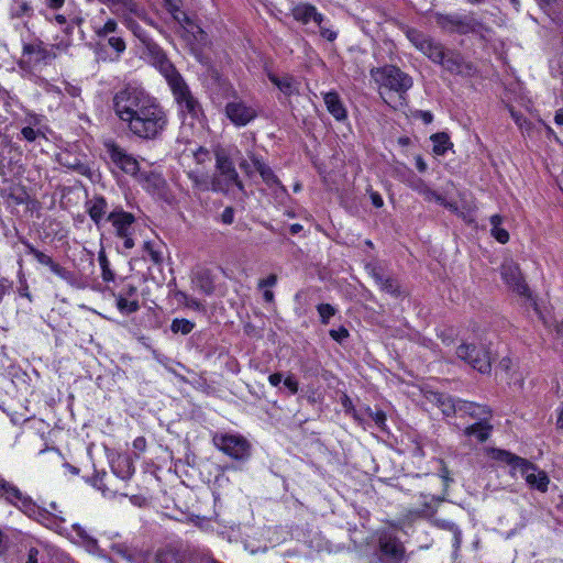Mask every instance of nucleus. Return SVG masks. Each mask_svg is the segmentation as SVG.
<instances>
[{
    "mask_svg": "<svg viewBox=\"0 0 563 563\" xmlns=\"http://www.w3.org/2000/svg\"><path fill=\"white\" fill-rule=\"evenodd\" d=\"M112 102L113 111L126 131L140 140H157L167 128L166 111L142 88L128 85L115 92Z\"/></svg>",
    "mask_w": 563,
    "mask_h": 563,
    "instance_id": "nucleus-1",
    "label": "nucleus"
},
{
    "mask_svg": "<svg viewBox=\"0 0 563 563\" xmlns=\"http://www.w3.org/2000/svg\"><path fill=\"white\" fill-rule=\"evenodd\" d=\"M406 36L418 51L433 63L441 65L449 73L466 76L474 74L475 67L472 63L465 62L461 53L445 49L442 43L423 32L408 27Z\"/></svg>",
    "mask_w": 563,
    "mask_h": 563,
    "instance_id": "nucleus-2",
    "label": "nucleus"
},
{
    "mask_svg": "<svg viewBox=\"0 0 563 563\" xmlns=\"http://www.w3.org/2000/svg\"><path fill=\"white\" fill-rule=\"evenodd\" d=\"M216 169L217 174L211 179V190L228 192L232 186H236L239 190L244 191V185L224 150L216 151Z\"/></svg>",
    "mask_w": 563,
    "mask_h": 563,
    "instance_id": "nucleus-3",
    "label": "nucleus"
},
{
    "mask_svg": "<svg viewBox=\"0 0 563 563\" xmlns=\"http://www.w3.org/2000/svg\"><path fill=\"white\" fill-rule=\"evenodd\" d=\"M371 76L380 89L394 91L399 97H402L412 87V78L394 65L373 68Z\"/></svg>",
    "mask_w": 563,
    "mask_h": 563,
    "instance_id": "nucleus-4",
    "label": "nucleus"
},
{
    "mask_svg": "<svg viewBox=\"0 0 563 563\" xmlns=\"http://www.w3.org/2000/svg\"><path fill=\"white\" fill-rule=\"evenodd\" d=\"M435 24L446 33H457L460 35H466L470 33H479L484 30V25L481 21L474 18L473 14H434Z\"/></svg>",
    "mask_w": 563,
    "mask_h": 563,
    "instance_id": "nucleus-5",
    "label": "nucleus"
},
{
    "mask_svg": "<svg viewBox=\"0 0 563 563\" xmlns=\"http://www.w3.org/2000/svg\"><path fill=\"white\" fill-rule=\"evenodd\" d=\"M178 109L184 117L198 119L202 114V107L198 99L192 95L188 85L181 76L176 79H169L168 82Z\"/></svg>",
    "mask_w": 563,
    "mask_h": 563,
    "instance_id": "nucleus-6",
    "label": "nucleus"
},
{
    "mask_svg": "<svg viewBox=\"0 0 563 563\" xmlns=\"http://www.w3.org/2000/svg\"><path fill=\"white\" fill-rule=\"evenodd\" d=\"M212 443L217 449L234 460L245 461L251 455V443L240 434L216 433L212 438Z\"/></svg>",
    "mask_w": 563,
    "mask_h": 563,
    "instance_id": "nucleus-7",
    "label": "nucleus"
},
{
    "mask_svg": "<svg viewBox=\"0 0 563 563\" xmlns=\"http://www.w3.org/2000/svg\"><path fill=\"white\" fill-rule=\"evenodd\" d=\"M456 355L479 373L486 374L490 372V353L484 345L462 343L456 350Z\"/></svg>",
    "mask_w": 563,
    "mask_h": 563,
    "instance_id": "nucleus-8",
    "label": "nucleus"
},
{
    "mask_svg": "<svg viewBox=\"0 0 563 563\" xmlns=\"http://www.w3.org/2000/svg\"><path fill=\"white\" fill-rule=\"evenodd\" d=\"M376 554L382 563H401L406 558V549L399 538L384 532L378 538Z\"/></svg>",
    "mask_w": 563,
    "mask_h": 563,
    "instance_id": "nucleus-9",
    "label": "nucleus"
},
{
    "mask_svg": "<svg viewBox=\"0 0 563 563\" xmlns=\"http://www.w3.org/2000/svg\"><path fill=\"white\" fill-rule=\"evenodd\" d=\"M104 148L109 158L118 168L134 177L137 175L140 167L135 157L113 141L106 142Z\"/></svg>",
    "mask_w": 563,
    "mask_h": 563,
    "instance_id": "nucleus-10",
    "label": "nucleus"
},
{
    "mask_svg": "<svg viewBox=\"0 0 563 563\" xmlns=\"http://www.w3.org/2000/svg\"><path fill=\"white\" fill-rule=\"evenodd\" d=\"M500 274L507 286L519 296L531 298V291L525 282L519 266L509 261L500 267Z\"/></svg>",
    "mask_w": 563,
    "mask_h": 563,
    "instance_id": "nucleus-11",
    "label": "nucleus"
},
{
    "mask_svg": "<svg viewBox=\"0 0 563 563\" xmlns=\"http://www.w3.org/2000/svg\"><path fill=\"white\" fill-rule=\"evenodd\" d=\"M112 296L121 313L131 314L140 309L137 287L132 284H123L118 292L112 291Z\"/></svg>",
    "mask_w": 563,
    "mask_h": 563,
    "instance_id": "nucleus-12",
    "label": "nucleus"
},
{
    "mask_svg": "<svg viewBox=\"0 0 563 563\" xmlns=\"http://www.w3.org/2000/svg\"><path fill=\"white\" fill-rule=\"evenodd\" d=\"M20 242L26 247L29 254L33 255L41 265L47 266L53 274L66 282H70L73 279V273L55 262L49 255L35 249L24 238H20Z\"/></svg>",
    "mask_w": 563,
    "mask_h": 563,
    "instance_id": "nucleus-13",
    "label": "nucleus"
},
{
    "mask_svg": "<svg viewBox=\"0 0 563 563\" xmlns=\"http://www.w3.org/2000/svg\"><path fill=\"white\" fill-rule=\"evenodd\" d=\"M0 497L19 507L24 512L33 510V503L15 485L0 476Z\"/></svg>",
    "mask_w": 563,
    "mask_h": 563,
    "instance_id": "nucleus-14",
    "label": "nucleus"
},
{
    "mask_svg": "<svg viewBox=\"0 0 563 563\" xmlns=\"http://www.w3.org/2000/svg\"><path fill=\"white\" fill-rule=\"evenodd\" d=\"M227 117L239 126L246 125L256 118V110L243 101H231L225 106Z\"/></svg>",
    "mask_w": 563,
    "mask_h": 563,
    "instance_id": "nucleus-15",
    "label": "nucleus"
},
{
    "mask_svg": "<svg viewBox=\"0 0 563 563\" xmlns=\"http://www.w3.org/2000/svg\"><path fill=\"white\" fill-rule=\"evenodd\" d=\"M148 55L151 56L153 64L158 67L159 71L165 76L167 82L169 79H176V77L181 76L174 65L169 62L164 51L159 47L158 44L152 42L146 47Z\"/></svg>",
    "mask_w": 563,
    "mask_h": 563,
    "instance_id": "nucleus-16",
    "label": "nucleus"
},
{
    "mask_svg": "<svg viewBox=\"0 0 563 563\" xmlns=\"http://www.w3.org/2000/svg\"><path fill=\"white\" fill-rule=\"evenodd\" d=\"M520 474L525 477L527 484L541 493L548 490L550 483L549 476L544 471L527 460V465H522L519 470Z\"/></svg>",
    "mask_w": 563,
    "mask_h": 563,
    "instance_id": "nucleus-17",
    "label": "nucleus"
},
{
    "mask_svg": "<svg viewBox=\"0 0 563 563\" xmlns=\"http://www.w3.org/2000/svg\"><path fill=\"white\" fill-rule=\"evenodd\" d=\"M107 220L112 223L118 236L131 235L132 224L135 220L132 213L122 209L114 210L109 213Z\"/></svg>",
    "mask_w": 563,
    "mask_h": 563,
    "instance_id": "nucleus-18",
    "label": "nucleus"
},
{
    "mask_svg": "<svg viewBox=\"0 0 563 563\" xmlns=\"http://www.w3.org/2000/svg\"><path fill=\"white\" fill-rule=\"evenodd\" d=\"M372 277L379 286L380 290L391 295L393 297L398 298L404 294L399 282L389 275H385L380 268H373Z\"/></svg>",
    "mask_w": 563,
    "mask_h": 563,
    "instance_id": "nucleus-19",
    "label": "nucleus"
},
{
    "mask_svg": "<svg viewBox=\"0 0 563 563\" xmlns=\"http://www.w3.org/2000/svg\"><path fill=\"white\" fill-rule=\"evenodd\" d=\"M117 7L118 11H121L124 19L126 16H131L133 19L137 18L150 25H154L145 8L135 2L134 0H118Z\"/></svg>",
    "mask_w": 563,
    "mask_h": 563,
    "instance_id": "nucleus-20",
    "label": "nucleus"
},
{
    "mask_svg": "<svg viewBox=\"0 0 563 563\" xmlns=\"http://www.w3.org/2000/svg\"><path fill=\"white\" fill-rule=\"evenodd\" d=\"M254 168L261 175L263 181L271 188L273 187H279L283 191L285 190V187L282 185L279 178L275 175L273 169L264 163L262 159H260L255 154L251 153L249 155Z\"/></svg>",
    "mask_w": 563,
    "mask_h": 563,
    "instance_id": "nucleus-21",
    "label": "nucleus"
},
{
    "mask_svg": "<svg viewBox=\"0 0 563 563\" xmlns=\"http://www.w3.org/2000/svg\"><path fill=\"white\" fill-rule=\"evenodd\" d=\"M457 412L461 416L467 415L477 421L492 418V411L488 407L465 400H457Z\"/></svg>",
    "mask_w": 563,
    "mask_h": 563,
    "instance_id": "nucleus-22",
    "label": "nucleus"
},
{
    "mask_svg": "<svg viewBox=\"0 0 563 563\" xmlns=\"http://www.w3.org/2000/svg\"><path fill=\"white\" fill-rule=\"evenodd\" d=\"M86 209L91 220L99 225L107 212L108 202L102 196H95L86 202Z\"/></svg>",
    "mask_w": 563,
    "mask_h": 563,
    "instance_id": "nucleus-23",
    "label": "nucleus"
},
{
    "mask_svg": "<svg viewBox=\"0 0 563 563\" xmlns=\"http://www.w3.org/2000/svg\"><path fill=\"white\" fill-rule=\"evenodd\" d=\"M192 284L205 295H211L214 291V282L209 269L202 268L194 273Z\"/></svg>",
    "mask_w": 563,
    "mask_h": 563,
    "instance_id": "nucleus-24",
    "label": "nucleus"
},
{
    "mask_svg": "<svg viewBox=\"0 0 563 563\" xmlns=\"http://www.w3.org/2000/svg\"><path fill=\"white\" fill-rule=\"evenodd\" d=\"M23 55H33L34 63H48L55 58V53L51 49L46 48L43 45V42L37 44H24L23 46Z\"/></svg>",
    "mask_w": 563,
    "mask_h": 563,
    "instance_id": "nucleus-25",
    "label": "nucleus"
},
{
    "mask_svg": "<svg viewBox=\"0 0 563 563\" xmlns=\"http://www.w3.org/2000/svg\"><path fill=\"white\" fill-rule=\"evenodd\" d=\"M324 103L327 106L328 111L339 121L346 119V110L341 101L340 96L330 91L324 93L323 97Z\"/></svg>",
    "mask_w": 563,
    "mask_h": 563,
    "instance_id": "nucleus-26",
    "label": "nucleus"
},
{
    "mask_svg": "<svg viewBox=\"0 0 563 563\" xmlns=\"http://www.w3.org/2000/svg\"><path fill=\"white\" fill-rule=\"evenodd\" d=\"M135 178L148 191L159 190L164 186L163 177L155 172H139Z\"/></svg>",
    "mask_w": 563,
    "mask_h": 563,
    "instance_id": "nucleus-27",
    "label": "nucleus"
},
{
    "mask_svg": "<svg viewBox=\"0 0 563 563\" xmlns=\"http://www.w3.org/2000/svg\"><path fill=\"white\" fill-rule=\"evenodd\" d=\"M492 456L496 461L510 465L516 471H519L522 465H527V459L520 457L506 450L493 449Z\"/></svg>",
    "mask_w": 563,
    "mask_h": 563,
    "instance_id": "nucleus-28",
    "label": "nucleus"
},
{
    "mask_svg": "<svg viewBox=\"0 0 563 563\" xmlns=\"http://www.w3.org/2000/svg\"><path fill=\"white\" fill-rule=\"evenodd\" d=\"M492 429L489 420H481L466 427L464 433L467 437H475L479 442H485L489 438Z\"/></svg>",
    "mask_w": 563,
    "mask_h": 563,
    "instance_id": "nucleus-29",
    "label": "nucleus"
},
{
    "mask_svg": "<svg viewBox=\"0 0 563 563\" xmlns=\"http://www.w3.org/2000/svg\"><path fill=\"white\" fill-rule=\"evenodd\" d=\"M271 81L278 87V89L286 96L298 93V84L291 76L278 77L276 75H269Z\"/></svg>",
    "mask_w": 563,
    "mask_h": 563,
    "instance_id": "nucleus-30",
    "label": "nucleus"
},
{
    "mask_svg": "<svg viewBox=\"0 0 563 563\" xmlns=\"http://www.w3.org/2000/svg\"><path fill=\"white\" fill-rule=\"evenodd\" d=\"M58 162L63 166H65V167H67L69 169L76 170L80 175H87L89 173V170H90L89 167L85 163H82L77 157L71 158L68 153L59 154Z\"/></svg>",
    "mask_w": 563,
    "mask_h": 563,
    "instance_id": "nucleus-31",
    "label": "nucleus"
},
{
    "mask_svg": "<svg viewBox=\"0 0 563 563\" xmlns=\"http://www.w3.org/2000/svg\"><path fill=\"white\" fill-rule=\"evenodd\" d=\"M492 230L490 234L499 242V243H507L509 241V233L507 230L500 228V224L503 222V218L499 214H494L489 219Z\"/></svg>",
    "mask_w": 563,
    "mask_h": 563,
    "instance_id": "nucleus-32",
    "label": "nucleus"
},
{
    "mask_svg": "<svg viewBox=\"0 0 563 563\" xmlns=\"http://www.w3.org/2000/svg\"><path fill=\"white\" fill-rule=\"evenodd\" d=\"M433 143V152L437 155H443L453 144L450 141V136L445 132H438L431 135Z\"/></svg>",
    "mask_w": 563,
    "mask_h": 563,
    "instance_id": "nucleus-33",
    "label": "nucleus"
},
{
    "mask_svg": "<svg viewBox=\"0 0 563 563\" xmlns=\"http://www.w3.org/2000/svg\"><path fill=\"white\" fill-rule=\"evenodd\" d=\"M32 5L24 0H13V4L11 8V18L12 19H22L24 16L31 18L33 15Z\"/></svg>",
    "mask_w": 563,
    "mask_h": 563,
    "instance_id": "nucleus-34",
    "label": "nucleus"
},
{
    "mask_svg": "<svg viewBox=\"0 0 563 563\" xmlns=\"http://www.w3.org/2000/svg\"><path fill=\"white\" fill-rule=\"evenodd\" d=\"M312 13H314V5L309 3H300L292 9V16L302 24L311 21Z\"/></svg>",
    "mask_w": 563,
    "mask_h": 563,
    "instance_id": "nucleus-35",
    "label": "nucleus"
},
{
    "mask_svg": "<svg viewBox=\"0 0 563 563\" xmlns=\"http://www.w3.org/2000/svg\"><path fill=\"white\" fill-rule=\"evenodd\" d=\"M437 405L445 416H451L457 412V400L455 401L452 397L448 395H438Z\"/></svg>",
    "mask_w": 563,
    "mask_h": 563,
    "instance_id": "nucleus-36",
    "label": "nucleus"
},
{
    "mask_svg": "<svg viewBox=\"0 0 563 563\" xmlns=\"http://www.w3.org/2000/svg\"><path fill=\"white\" fill-rule=\"evenodd\" d=\"M126 26L133 32V34L147 47L150 43L154 42L145 31L139 25L135 19L131 16L125 18Z\"/></svg>",
    "mask_w": 563,
    "mask_h": 563,
    "instance_id": "nucleus-37",
    "label": "nucleus"
},
{
    "mask_svg": "<svg viewBox=\"0 0 563 563\" xmlns=\"http://www.w3.org/2000/svg\"><path fill=\"white\" fill-rule=\"evenodd\" d=\"M175 298L179 301V302H183L186 307L188 308H191L194 310H202L203 309V306L202 303L194 298V297H190L188 296L186 292L181 291V290H177L175 292Z\"/></svg>",
    "mask_w": 563,
    "mask_h": 563,
    "instance_id": "nucleus-38",
    "label": "nucleus"
},
{
    "mask_svg": "<svg viewBox=\"0 0 563 563\" xmlns=\"http://www.w3.org/2000/svg\"><path fill=\"white\" fill-rule=\"evenodd\" d=\"M195 328V323L187 319H174L170 324V330L174 333L188 334Z\"/></svg>",
    "mask_w": 563,
    "mask_h": 563,
    "instance_id": "nucleus-39",
    "label": "nucleus"
},
{
    "mask_svg": "<svg viewBox=\"0 0 563 563\" xmlns=\"http://www.w3.org/2000/svg\"><path fill=\"white\" fill-rule=\"evenodd\" d=\"M189 179L192 181L194 187L198 190L207 191L211 189V180L206 175H197L195 173L188 174Z\"/></svg>",
    "mask_w": 563,
    "mask_h": 563,
    "instance_id": "nucleus-40",
    "label": "nucleus"
},
{
    "mask_svg": "<svg viewBox=\"0 0 563 563\" xmlns=\"http://www.w3.org/2000/svg\"><path fill=\"white\" fill-rule=\"evenodd\" d=\"M98 261L102 271V279L104 282H111L114 279V273L111 271L109 261L106 256L104 251H101L98 255Z\"/></svg>",
    "mask_w": 563,
    "mask_h": 563,
    "instance_id": "nucleus-41",
    "label": "nucleus"
},
{
    "mask_svg": "<svg viewBox=\"0 0 563 563\" xmlns=\"http://www.w3.org/2000/svg\"><path fill=\"white\" fill-rule=\"evenodd\" d=\"M73 530L75 531L76 536L82 541V543L89 548H96L97 547V540L89 536L87 531L78 523L73 525Z\"/></svg>",
    "mask_w": 563,
    "mask_h": 563,
    "instance_id": "nucleus-42",
    "label": "nucleus"
},
{
    "mask_svg": "<svg viewBox=\"0 0 563 563\" xmlns=\"http://www.w3.org/2000/svg\"><path fill=\"white\" fill-rule=\"evenodd\" d=\"M317 310L323 324L329 323L330 318L335 314V309L330 303H320Z\"/></svg>",
    "mask_w": 563,
    "mask_h": 563,
    "instance_id": "nucleus-43",
    "label": "nucleus"
},
{
    "mask_svg": "<svg viewBox=\"0 0 563 563\" xmlns=\"http://www.w3.org/2000/svg\"><path fill=\"white\" fill-rule=\"evenodd\" d=\"M367 415L374 420L375 424L382 430L386 431V413L383 410L373 411L371 408L366 409Z\"/></svg>",
    "mask_w": 563,
    "mask_h": 563,
    "instance_id": "nucleus-44",
    "label": "nucleus"
},
{
    "mask_svg": "<svg viewBox=\"0 0 563 563\" xmlns=\"http://www.w3.org/2000/svg\"><path fill=\"white\" fill-rule=\"evenodd\" d=\"M118 29V23L113 19H109L103 26L96 30L98 37H106L107 35L114 33Z\"/></svg>",
    "mask_w": 563,
    "mask_h": 563,
    "instance_id": "nucleus-45",
    "label": "nucleus"
},
{
    "mask_svg": "<svg viewBox=\"0 0 563 563\" xmlns=\"http://www.w3.org/2000/svg\"><path fill=\"white\" fill-rule=\"evenodd\" d=\"M408 185L412 190L417 191L420 195H422L426 187L428 186L422 178L416 176L415 174H412L409 177Z\"/></svg>",
    "mask_w": 563,
    "mask_h": 563,
    "instance_id": "nucleus-46",
    "label": "nucleus"
},
{
    "mask_svg": "<svg viewBox=\"0 0 563 563\" xmlns=\"http://www.w3.org/2000/svg\"><path fill=\"white\" fill-rule=\"evenodd\" d=\"M174 19L179 23L181 24L184 27H186L187 30H189L191 26H194L196 23L194 22V20L187 15L186 12L184 11H180V9L178 8V12H175V13H172Z\"/></svg>",
    "mask_w": 563,
    "mask_h": 563,
    "instance_id": "nucleus-47",
    "label": "nucleus"
},
{
    "mask_svg": "<svg viewBox=\"0 0 563 563\" xmlns=\"http://www.w3.org/2000/svg\"><path fill=\"white\" fill-rule=\"evenodd\" d=\"M144 249L148 253V256L154 264L159 265L163 262L161 252L154 250L151 242H145Z\"/></svg>",
    "mask_w": 563,
    "mask_h": 563,
    "instance_id": "nucleus-48",
    "label": "nucleus"
},
{
    "mask_svg": "<svg viewBox=\"0 0 563 563\" xmlns=\"http://www.w3.org/2000/svg\"><path fill=\"white\" fill-rule=\"evenodd\" d=\"M108 44L111 46L118 54H121L125 51V42L120 36H111L108 38Z\"/></svg>",
    "mask_w": 563,
    "mask_h": 563,
    "instance_id": "nucleus-49",
    "label": "nucleus"
},
{
    "mask_svg": "<svg viewBox=\"0 0 563 563\" xmlns=\"http://www.w3.org/2000/svg\"><path fill=\"white\" fill-rule=\"evenodd\" d=\"M21 134L29 142H34L40 135L44 136L40 130H34L31 126H24L21 130Z\"/></svg>",
    "mask_w": 563,
    "mask_h": 563,
    "instance_id": "nucleus-50",
    "label": "nucleus"
},
{
    "mask_svg": "<svg viewBox=\"0 0 563 563\" xmlns=\"http://www.w3.org/2000/svg\"><path fill=\"white\" fill-rule=\"evenodd\" d=\"M422 196L427 201H437L440 205L444 203V198L438 194L437 191L432 190L429 186L426 187L424 191L422 192Z\"/></svg>",
    "mask_w": 563,
    "mask_h": 563,
    "instance_id": "nucleus-51",
    "label": "nucleus"
},
{
    "mask_svg": "<svg viewBox=\"0 0 563 563\" xmlns=\"http://www.w3.org/2000/svg\"><path fill=\"white\" fill-rule=\"evenodd\" d=\"M19 278H20V284H21V286L19 288V295L21 297L27 298L29 301H32V295L29 291V286H27L26 279H25L22 271H20V273H19Z\"/></svg>",
    "mask_w": 563,
    "mask_h": 563,
    "instance_id": "nucleus-52",
    "label": "nucleus"
},
{
    "mask_svg": "<svg viewBox=\"0 0 563 563\" xmlns=\"http://www.w3.org/2000/svg\"><path fill=\"white\" fill-rule=\"evenodd\" d=\"M188 31L191 32L196 41L199 43H206L208 37L207 33L198 24H195Z\"/></svg>",
    "mask_w": 563,
    "mask_h": 563,
    "instance_id": "nucleus-53",
    "label": "nucleus"
},
{
    "mask_svg": "<svg viewBox=\"0 0 563 563\" xmlns=\"http://www.w3.org/2000/svg\"><path fill=\"white\" fill-rule=\"evenodd\" d=\"M329 334L334 341L342 342L344 339L349 336V331L344 327H340L336 330H330Z\"/></svg>",
    "mask_w": 563,
    "mask_h": 563,
    "instance_id": "nucleus-54",
    "label": "nucleus"
},
{
    "mask_svg": "<svg viewBox=\"0 0 563 563\" xmlns=\"http://www.w3.org/2000/svg\"><path fill=\"white\" fill-rule=\"evenodd\" d=\"M284 386L290 391V394L295 395L298 393V382L294 376H287L284 379Z\"/></svg>",
    "mask_w": 563,
    "mask_h": 563,
    "instance_id": "nucleus-55",
    "label": "nucleus"
},
{
    "mask_svg": "<svg viewBox=\"0 0 563 563\" xmlns=\"http://www.w3.org/2000/svg\"><path fill=\"white\" fill-rule=\"evenodd\" d=\"M221 220L224 224L233 223L234 209L232 207H227L221 214Z\"/></svg>",
    "mask_w": 563,
    "mask_h": 563,
    "instance_id": "nucleus-56",
    "label": "nucleus"
},
{
    "mask_svg": "<svg viewBox=\"0 0 563 563\" xmlns=\"http://www.w3.org/2000/svg\"><path fill=\"white\" fill-rule=\"evenodd\" d=\"M276 283H277V276L275 274H271L266 278L261 279L258 282V287L260 288L273 287L276 285Z\"/></svg>",
    "mask_w": 563,
    "mask_h": 563,
    "instance_id": "nucleus-57",
    "label": "nucleus"
},
{
    "mask_svg": "<svg viewBox=\"0 0 563 563\" xmlns=\"http://www.w3.org/2000/svg\"><path fill=\"white\" fill-rule=\"evenodd\" d=\"M415 117L420 118L426 124H430L433 120V115L430 111L418 110L416 111Z\"/></svg>",
    "mask_w": 563,
    "mask_h": 563,
    "instance_id": "nucleus-58",
    "label": "nucleus"
},
{
    "mask_svg": "<svg viewBox=\"0 0 563 563\" xmlns=\"http://www.w3.org/2000/svg\"><path fill=\"white\" fill-rule=\"evenodd\" d=\"M11 284L5 278H0V303L2 302L5 294L9 291Z\"/></svg>",
    "mask_w": 563,
    "mask_h": 563,
    "instance_id": "nucleus-59",
    "label": "nucleus"
},
{
    "mask_svg": "<svg viewBox=\"0 0 563 563\" xmlns=\"http://www.w3.org/2000/svg\"><path fill=\"white\" fill-rule=\"evenodd\" d=\"M133 448L134 450L139 451V452H144L145 449H146V440L144 437H137L134 441H133Z\"/></svg>",
    "mask_w": 563,
    "mask_h": 563,
    "instance_id": "nucleus-60",
    "label": "nucleus"
},
{
    "mask_svg": "<svg viewBox=\"0 0 563 563\" xmlns=\"http://www.w3.org/2000/svg\"><path fill=\"white\" fill-rule=\"evenodd\" d=\"M544 323L548 327H552L553 331L555 332V334L559 338H563V320L562 321L554 320L552 324H548L547 322H544Z\"/></svg>",
    "mask_w": 563,
    "mask_h": 563,
    "instance_id": "nucleus-61",
    "label": "nucleus"
},
{
    "mask_svg": "<svg viewBox=\"0 0 563 563\" xmlns=\"http://www.w3.org/2000/svg\"><path fill=\"white\" fill-rule=\"evenodd\" d=\"M320 34L322 37L327 38L330 42H332L336 38V33L334 31H331V30L322 27V26H320Z\"/></svg>",
    "mask_w": 563,
    "mask_h": 563,
    "instance_id": "nucleus-62",
    "label": "nucleus"
},
{
    "mask_svg": "<svg viewBox=\"0 0 563 563\" xmlns=\"http://www.w3.org/2000/svg\"><path fill=\"white\" fill-rule=\"evenodd\" d=\"M510 114H511V118L517 123V125H519L520 128H522L523 124L527 123V120L523 118V115L514 111L512 109L510 110Z\"/></svg>",
    "mask_w": 563,
    "mask_h": 563,
    "instance_id": "nucleus-63",
    "label": "nucleus"
},
{
    "mask_svg": "<svg viewBox=\"0 0 563 563\" xmlns=\"http://www.w3.org/2000/svg\"><path fill=\"white\" fill-rule=\"evenodd\" d=\"M37 555H38V550L35 548H31L29 550L27 560L25 563H37Z\"/></svg>",
    "mask_w": 563,
    "mask_h": 563,
    "instance_id": "nucleus-64",
    "label": "nucleus"
}]
</instances>
